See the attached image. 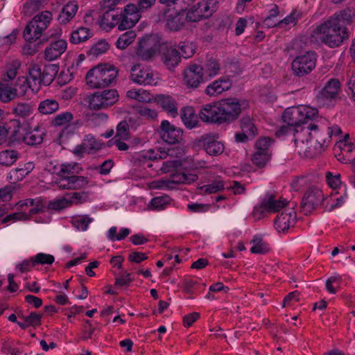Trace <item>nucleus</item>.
<instances>
[{"instance_id":"30","label":"nucleus","mask_w":355,"mask_h":355,"mask_svg":"<svg viewBox=\"0 0 355 355\" xmlns=\"http://www.w3.org/2000/svg\"><path fill=\"white\" fill-rule=\"evenodd\" d=\"M261 202L269 213L277 212L288 203L286 200H281L274 194H266Z\"/></svg>"},{"instance_id":"59","label":"nucleus","mask_w":355,"mask_h":355,"mask_svg":"<svg viewBox=\"0 0 355 355\" xmlns=\"http://www.w3.org/2000/svg\"><path fill=\"white\" fill-rule=\"evenodd\" d=\"M33 258L36 266L51 265L55 261V258L53 255L43 252L37 253L36 255L33 256Z\"/></svg>"},{"instance_id":"31","label":"nucleus","mask_w":355,"mask_h":355,"mask_svg":"<svg viewBox=\"0 0 355 355\" xmlns=\"http://www.w3.org/2000/svg\"><path fill=\"white\" fill-rule=\"evenodd\" d=\"M52 19L51 12L45 11L37 15L30 21V26L35 27L42 35V32L47 28Z\"/></svg>"},{"instance_id":"57","label":"nucleus","mask_w":355,"mask_h":355,"mask_svg":"<svg viewBox=\"0 0 355 355\" xmlns=\"http://www.w3.org/2000/svg\"><path fill=\"white\" fill-rule=\"evenodd\" d=\"M211 1V0L209 2L201 1L197 4L198 9L202 12V15H203L204 18L209 17L216 10L215 3H212L211 6H210Z\"/></svg>"},{"instance_id":"20","label":"nucleus","mask_w":355,"mask_h":355,"mask_svg":"<svg viewBox=\"0 0 355 355\" xmlns=\"http://www.w3.org/2000/svg\"><path fill=\"white\" fill-rule=\"evenodd\" d=\"M56 184L61 189H80L86 186L89 181L86 177L78 175H59Z\"/></svg>"},{"instance_id":"45","label":"nucleus","mask_w":355,"mask_h":355,"mask_svg":"<svg viewBox=\"0 0 355 355\" xmlns=\"http://www.w3.org/2000/svg\"><path fill=\"white\" fill-rule=\"evenodd\" d=\"M136 37V33L133 31H128L122 34L116 42V46L119 49H125L132 44Z\"/></svg>"},{"instance_id":"4","label":"nucleus","mask_w":355,"mask_h":355,"mask_svg":"<svg viewBox=\"0 0 355 355\" xmlns=\"http://www.w3.org/2000/svg\"><path fill=\"white\" fill-rule=\"evenodd\" d=\"M341 83L337 78L329 79L324 86L318 92L315 100L320 107L334 105L339 98Z\"/></svg>"},{"instance_id":"47","label":"nucleus","mask_w":355,"mask_h":355,"mask_svg":"<svg viewBox=\"0 0 355 355\" xmlns=\"http://www.w3.org/2000/svg\"><path fill=\"white\" fill-rule=\"evenodd\" d=\"M92 221L93 218L88 215H82L73 218L72 223L77 230L85 231L87 230L89 224Z\"/></svg>"},{"instance_id":"60","label":"nucleus","mask_w":355,"mask_h":355,"mask_svg":"<svg viewBox=\"0 0 355 355\" xmlns=\"http://www.w3.org/2000/svg\"><path fill=\"white\" fill-rule=\"evenodd\" d=\"M13 114L19 117L25 118L30 115L31 112V107L28 103H18L13 108Z\"/></svg>"},{"instance_id":"44","label":"nucleus","mask_w":355,"mask_h":355,"mask_svg":"<svg viewBox=\"0 0 355 355\" xmlns=\"http://www.w3.org/2000/svg\"><path fill=\"white\" fill-rule=\"evenodd\" d=\"M252 246L250 252L253 254H265L270 250L268 245L260 236H254L252 240Z\"/></svg>"},{"instance_id":"52","label":"nucleus","mask_w":355,"mask_h":355,"mask_svg":"<svg viewBox=\"0 0 355 355\" xmlns=\"http://www.w3.org/2000/svg\"><path fill=\"white\" fill-rule=\"evenodd\" d=\"M179 49L181 52V58H189L193 55L196 51V46L189 41L181 42L179 44Z\"/></svg>"},{"instance_id":"35","label":"nucleus","mask_w":355,"mask_h":355,"mask_svg":"<svg viewBox=\"0 0 355 355\" xmlns=\"http://www.w3.org/2000/svg\"><path fill=\"white\" fill-rule=\"evenodd\" d=\"M59 70L58 64H49L44 66L42 69L41 85H49L54 80Z\"/></svg>"},{"instance_id":"41","label":"nucleus","mask_w":355,"mask_h":355,"mask_svg":"<svg viewBox=\"0 0 355 355\" xmlns=\"http://www.w3.org/2000/svg\"><path fill=\"white\" fill-rule=\"evenodd\" d=\"M302 17V12L297 10H293L290 15L284 17L283 19L278 21V27L280 28H290L295 26L298 20Z\"/></svg>"},{"instance_id":"64","label":"nucleus","mask_w":355,"mask_h":355,"mask_svg":"<svg viewBox=\"0 0 355 355\" xmlns=\"http://www.w3.org/2000/svg\"><path fill=\"white\" fill-rule=\"evenodd\" d=\"M33 257H30L28 259H25L19 264L17 265L16 268L21 272H27L31 270V268L35 266Z\"/></svg>"},{"instance_id":"33","label":"nucleus","mask_w":355,"mask_h":355,"mask_svg":"<svg viewBox=\"0 0 355 355\" xmlns=\"http://www.w3.org/2000/svg\"><path fill=\"white\" fill-rule=\"evenodd\" d=\"M44 129L42 126H37L33 130L27 132L23 137L24 141L30 146L40 144L44 139Z\"/></svg>"},{"instance_id":"37","label":"nucleus","mask_w":355,"mask_h":355,"mask_svg":"<svg viewBox=\"0 0 355 355\" xmlns=\"http://www.w3.org/2000/svg\"><path fill=\"white\" fill-rule=\"evenodd\" d=\"M34 167L35 165L33 162H28L25 164L23 167L17 168L10 171L8 175L7 178L13 182L21 180L33 170Z\"/></svg>"},{"instance_id":"48","label":"nucleus","mask_w":355,"mask_h":355,"mask_svg":"<svg viewBox=\"0 0 355 355\" xmlns=\"http://www.w3.org/2000/svg\"><path fill=\"white\" fill-rule=\"evenodd\" d=\"M45 0H29L24 4V12L26 15H32L35 12L41 9Z\"/></svg>"},{"instance_id":"24","label":"nucleus","mask_w":355,"mask_h":355,"mask_svg":"<svg viewBox=\"0 0 355 355\" xmlns=\"http://www.w3.org/2000/svg\"><path fill=\"white\" fill-rule=\"evenodd\" d=\"M67 47V43L64 40H58L51 42L45 49L44 58L49 61H53L61 56Z\"/></svg>"},{"instance_id":"18","label":"nucleus","mask_w":355,"mask_h":355,"mask_svg":"<svg viewBox=\"0 0 355 355\" xmlns=\"http://www.w3.org/2000/svg\"><path fill=\"white\" fill-rule=\"evenodd\" d=\"M130 78L132 82L139 85H146L156 83L152 69L140 64L132 67Z\"/></svg>"},{"instance_id":"50","label":"nucleus","mask_w":355,"mask_h":355,"mask_svg":"<svg viewBox=\"0 0 355 355\" xmlns=\"http://www.w3.org/2000/svg\"><path fill=\"white\" fill-rule=\"evenodd\" d=\"M73 118V115L70 112H62L56 115L51 121V124L54 126L66 125Z\"/></svg>"},{"instance_id":"22","label":"nucleus","mask_w":355,"mask_h":355,"mask_svg":"<svg viewBox=\"0 0 355 355\" xmlns=\"http://www.w3.org/2000/svg\"><path fill=\"white\" fill-rule=\"evenodd\" d=\"M232 85V82L228 76H221L209 83L206 87L205 93L210 97L217 96L223 92L229 90Z\"/></svg>"},{"instance_id":"1","label":"nucleus","mask_w":355,"mask_h":355,"mask_svg":"<svg viewBox=\"0 0 355 355\" xmlns=\"http://www.w3.org/2000/svg\"><path fill=\"white\" fill-rule=\"evenodd\" d=\"M354 16V13L349 8L335 12L313 30L312 40L315 42L320 41L330 48L342 45L349 37L346 25L352 23Z\"/></svg>"},{"instance_id":"38","label":"nucleus","mask_w":355,"mask_h":355,"mask_svg":"<svg viewBox=\"0 0 355 355\" xmlns=\"http://www.w3.org/2000/svg\"><path fill=\"white\" fill-rule=\"evenodd\" d=\"M92 35L89 28L80 26L71 32L69 41L75 44H80L87 40Z\"/></svg>"},{"instance_id":"11","label":"nucleus","mask_w":355,"mask_h":355,"mask_svg":"<svg viewBox=\"0 0 355 355\" xmlns=\"http://www.w3.org/2000/svg\"><path fill=\"white\" fill-rule=\"evenodd\" d=\"M42 69V67L39 64H31L28 69V77L26 78L24 77L18 78L17 85L19 86V88L21 89L20 92L21 95H24L28 89L31 88L32 90H34L35 88L37 89L39 88L41 85Z\"/></svg>"},{"instance_id":"61","label":"nucleus","mask_w":355,"mask_h":355,"mask_svg":"<svg viewBox=\"0 0 355 355\" xmlns=\"http://www.w3.org/2000/svg\"><path fill=\"white\" fill-rule=\"evenodd\" d=\"M89 200V193L85 191L73 192L69 194V202L71 204H82Z\"/></svg>"},{"instance_id":"51","label":"nucleus","mask_w":355,"mask_h":355,"mask_svg":"<svg viewBox=\"0 0 355 355\" xmlns=\"http://www.w3.org/2000/svg\"><path fill=\"white\" fill-rule=\"evenodd\" d=\"M81 168L79 164L73 162L62 164L60 166V170L59 171V175H75L74 173H78Z\"/></svg>"},{"instance_id":"53","label":"nucleus","mask_w":355,"mask_h":355,"mask_svg":"<svg viewBox=\"0 0 355 355\" xmlns=\"http://www.w3.org/2000/svg\"><path fill=\"white\" fill-rule=\"evenodd\" d=\"M270 153L255 151L252 157V163L259 168H263L270 159Z\"/></svg>"},{"instance_id":"12","label":"nucleus","mask_w":355,"mask_h":355,"mask_svg":"<svg viewBox=\"0 0 355 355\" xmlns=\"http://www.w3.org/2000/svg\"><path fill=\"white\" fill-rule=\"evenodd\" d=\"M224 124H230L236 121L241 113L243 104L237 98H227L219 101Z\"/></svg>"},{"instance_id":"42","label":"nucleus","mask_w":355,"mask_h":355,"mask_svg":"<svg viewBox=\"0 0 355 355\" xmlns=\"http://www.w3.org/2000/svg\"><path fill=\"white\" fill-rule=\"evenodd\" d=\"M58 109V102L53 98H47L41 101L38 106V110L42 114H51Z\"/></svg>"},{"instance_id":"16","label":"nucleus","mask_w":355,"mask_h":355,"mask_svg":"<svg viewBox=\"0 0 355 355\" xmlns=\"http://www.w3.org/2000/svg\"><path fill=\"white\" fill-rule=\"evenodd\" d=\"M159 55L163 64L170 70L176 67L181 62L180 51L175 46L168 43H162Z\"/></svg>"},{"instance_id":"36","label":"nucleus","mask_w":355,"mask_h":355,"mask_svg":"<svg viewBox=\"0 0 355 355\" xmlns=\"http://www.w3.org/2000/svg\"><path fill=\"white\" fill-rule=\"evenodd\" d=\"M19 318L23 321L18 322V325L22 329H26L29 327H36L41 325V319L42 314H39L35 312H31L28 315H19Z\"/></svg>"},{"instance_id":"62","label":"nucleus","mask_w":355,"mask_h":355,"mask_svg":"<svg viewBox=\"0 0 355 355\" xmlns=\"http://www.w3.org/2000/svg\"><path fill=\"white\" fill-rule=\"evenodd\" d=\"M137 113L146 119L153 120L157 118V112L155 110L146 106H139L136 109Z\"/></svg>"},{"instance_id":"34","label":"nucleus","mask_w":355,"mask_h":355,"mask_svg":"<svg viewBox=\"0 0 355 355\" xmlns=\"http://www.w3.org/2000/svg\"><path fill=\"white\" fill-rule=\"evenodd\" d=\"M201 67L202 71H203V73H205V76L207 80L220 73V64L216 58H208Z\"/></svg>"},{"instance_id":"13","label":"nucleus","mask_w":355,"mask_h":355,"mask_svg":"<svg viewBox=\"0 0 355 355\" xmlns=\"http://www.w3.org/2000/svg\"><path fill=\"white\" fill-rule=\"evenodd\" d=\"M198 115L200 119L207 123L224 124L219 101L202 106Z\"/></svg>"},{"instance_id":"58","label":"nucleus","mask_w":355,"mask_h":355,"mask_svg":"<svg viewBox=\"0 0 355 355\" xmlns=\"http://www.w3.org/2000/svg\"><path fill=\"white\" fill-rule=\"evenodd\" d=\"M187 21L196 22L204 18L202 12L198 9V5L193 6L185 14Z\"/></svg>"},{"instance_id":"14","label":"nucleus","mask_w":355,"mask_h":355,"mask_svg":"<svg viewBox=\"0 0 355 355\" xmlns=\"http://www.w3.org/2000/svg\"><path fill=\"white\" fill-rule=\"evenodd\" d=\"M324 200L322 191L316 187H310L304 193L301 202V211L308 215L315 210Z\"/></svg>"},{"instance_id":"17","label":"nucleus","mask_w":355,"mask_h":355,"mask_svg":"<svg viewBox=\"0 0 355 355\" xmlns=\"http://www.w3.org/2000/svg\"><path fill=\"white\" fill-rule=\"evenodd\" d=\"M184 81L190 88H197L200 83L207 80L202 71L201 65L196 63L190 64L184 71Z\"/></svg>"},{"instance_id":"19","label":"nucleus","mask_w":355,"mask_h":355,"mask_svg":"<svg viewBox=\"0 0 355 355\" xmlns=\"http://www.w3.org/2000/svg\"><path fill=\"white\" fill-rule=\"evenodd\" d=\"M159 132L162 140L170 144L179 142L182 136V129L175 127L167 120L162 121Z\"/></svg>"},{"instance_id":"63","label":"nucleus","mask_w":355,"mask_h":355,"mask_svg":"<svg viewBox=\"0 0 355 355\" xmlns=\"http://www.w3.org/2000/svg\"><path fill=\"white\" fill-rule=\"evenodd\" d=\"M127 139L128 137V124L127 121H121L116 127V135L114 138Z\"/></svg>"},{"instance_id":"56","label":"nucleus","mask_w":355,"mask_h":355,"mask_svg":"<svg viewBox=\"0 0 355 355\" xmlns=\"http://www.w3.org/2000/svg\"><path fill=\"white\" fill-rule=\"evenodd\" d=\"M225 189V184L221 180H216L211 184L203 185L200 187V189L204 191L206 193H215L218 191L223 190Z\"/></svg>"},{"instance_id":"55","label":"nucleus","mask_w":355,"mask_h":355,"mask_svg":"<svg viewBox=\"0 0 355 355\" xmlns=\"http://www.w3.org/2000/svg\"><path fill=\"white\" fill-rule=\"evenodd\" d=\"M41 35L39 31L36 29L35 27H32L30 26V21L25 27L24 31V37L26 41L29 43L33 42V41L37 40L40 37Z\"/></svg>"},{"instance_id":"26","label":"nucleus","mask_w":355,"mask_h":355,"mask_svg":"<svg viewBox=\"0 0 355 355\" xmlns=\"http://www.w3.org/2000/svg\"><path fill=\"white\" fill-rule=\"evenodd\" d=\"M302 113L300 106L288 107L283 113V121L289 126H302L304 123Z\"/></svg>"},{"instance_id":"40","label":"nucleus","mask_w":355,"mask_h":355,"mask_svg":"<svg viewBox=\"0 0 355 355\" xmlns=\"http://www.w3.org/2000/svg\"><path fill=\"white\" fill-rule=\"evenodd\" d=\"M17 95V89L10 86L8 83H0V101L3 103H8L13 100Z\"/></svg>"},{"instance_id":"3","label":"nucleus","mask_w":355,"mask_h":355,"mask_svg":"<svg viewBox=\"0 0 355 355\" xmlns=\"http://www.w3.org/2000/svg\"><path fill=\"white\" fill-rule=\"evenodd\" d=\"M302 111V116L303 119V126L301 128L300 132L296 130L297 135H295V139L298 136L300 137L299 146H302L304 149V142L302 137L309 135L310 140L313 139L314 136L318 135L320 132V129L318 125L314 123H310L308 124L309 120H313L318 114V110L316 108L311 107L309 106H300ZM295 139H294L295 141Z\"/></svg>"},{"instance_id":"54","label":"nucleus","mask_w":355,"mask_h":355,"mask_svg":"<svg viewBox=\"0 0 355 355\" xmlns=\"http://www.w3.org/2000/svg\"><path fill=\"white\" fill-rule=\"evenodd\" d=\"M110 48L108 42L105 40H101L97 42L89 51V54L93 56L105 53Z\"/></svg>"},{"instance_id":"28","label":"nucleus","mask_w":355,"mask_h":355,"mask_svg":"<svg viewBox=\"0 0 355 355\" xmlns=\"http://www.w3.org/2000/svg\"><path fill=\"white\" fill-rule=\"evenodd\" d=\"M102 148V143L100 140L96 139L92 135L85 136L83 143L80 146H77L76 148V153H92Z\"/></svg>"},{"instance_id":"43","label":"nucleus","mask_w":355,"mask_h":355,"mask_svg":"<svg viewBox=\"0 0 355 355\" xmlns=\"http://www.w3.org/2000/svg\"><path fill=\"white\" fill-rule=\"evenodd\" d=\"M19 158V153L14 150H6L0 153V164L10 166Z\"/></svg>"},{"instance_id":"2","label":"nucleus","mask_w":355,"mask_h":355,"mask_svg":"<svg viewBox=\"0 0 355 355\" xmlns=\"http://www.w3.org/2000/svg\"><path fill=\"white\" fill-rule=\"evenodd\" d=\"M118 69L111 64H98L89 69L86 75L87 84L92 88H104L116 83Z\"/></svg>"},{"instance_id":"9","label":"nucleus","mask_w":355,"mask_h":355,"mask_svg":"<svg viewBox=\"0 0 355 355\" xmlns=\"http://www.w3.org/2000/svg\"><path fill=\"white\" fill-rule=\"evenodd\" d=\"M119 94L115 89H105L92 95L89 101V107L92 110L107 109L115 104L119 100Z\"/></svg>"},{"instance_id":"6","label":"nucleus","mask_w":355,"mask_h":355,"mask_svg":"<svg viewBox=\"0 0 355 355\" xmlns=\"http://www.w3.org/2000/svg\"><path fill=\"white\" fill-rule=\"evenodd\" d=\"M162 43L158 37L150 35L139 39L135 48V54L142 61L151 60L159 51Z\"/></svg>"},{"instance_id":"25","label":"nucleus","mask_w":355,"mask_h":355,"mask_svg":"<svg viewBox=\"0 0 355 355\" xmlns=\"http://www.w3.org/2000/svg\"><path fill=\"white\" fill-rule=\"evenodd\" d=\"M201 142L207 153L210 155L218 156L224 151L223 144L218 141L215 136L206 135L202 137Z\"/></svg>"},{"instance_id":"49","label":"nucleus","mask_w":355,"mask_h":355,"mask_svg":"<svg viewBox=\"0 0 355 355\" xmlns=\"http://www.w3.org/2000/svg\"><path fill=\"white\" fill-rule=\"evenodd\" d=\"M273 140L270 137H263L259 139L255 143L256 151L259 153H270V146Z\"/></svg>"},{"instance_id":"29","label":"nucleus","mask_w":355,"mask_h":355,"mask_svg":"<svg viewBox=\"0 0 355 355\" xmlns=\"http://www.w3.org/2000/svg\"><path fill=\"white\" fill-rule=\"evenodd\" d=\"M155 101L159 106L172 116L175 117L178 115V104L172 96L159 94L155 97Z\"/></svg>"},{"instance_id":"46","label":"nucleus","mask_w":355,"mask_h":355,"mask_svg":"<svg viewBox=\"0 0 355 355\" xmlns=\"http://www.w3.org/2000/svg\"><path fill=\"white\" fill-rule=\"evenodd\" d=\"M241 129L251 138H254L257 135V128L249 116H245L241 119Z\"/></svg>"},{"instance_id":"27","label":"nucleus","mask_w":355,"mask_h":355,"mask_svg":"<svg viewBox=\"0 0 355 355\" xmlns=\"http://www.w3.org/2000/svg\"><path fill=\"white\" fill-rule=\"evenodd\" d=\"M120 12L115 9H109L101 17L100 26L104 29H112L119 25L122 17Z\"/></svg>"},{"instance_id":"5","label":"nucleus","mask_w":355,"mask_h":355,"mask_svg":"<svg viewBox=\"0 0 355 355\" xmlns=\"http://www.w3.org/2000/svg\"><path fill=\"white\" fill-rule=\"evenodd\" d=\"M340 132V128L338 125H336L331 128H328V132L325 134V138L320 137L318 134L315 135L314 139H315V145L313 149L311 147H307V148L304 149L302 146H299V136L295 139V144L296 148L298 149V153L300 155H304L306 157L313 158L321 154L322 152L324 150V148L329 144L330 138L333 134L338 135Z\"/></svg>"},{"instance_id":"23","label":"nucleus","mask_w":355,"mask_h":355,"mask_svg":"<svg viewBox=\"0 0 355 355\" xmlns=\"http://www.w3.org/2000/svg\"><path fill=\"white\" fill-rule=\"evenodd\" d=\"M295 219V212L292 209H286L277 214L274 221V227L279 232H284L290 227L293 226Z\"/></svg>"},{"instance_id":"15","label":"nucleus","mask_w":355,"mask_h":355,"mask_svg":"<svg viewBox=\"0 0 355 355\" xmlns=\"http://www.w3.org/2000/svg\"><path fill=\"white\" fill-rule=\"evenodd\" d=\"M141 12L137 4L129 3L120 13L122 19L119 25V30L124 31L132 28L141 18Z\"/></svg>"},{"instance_id":"7","label":"nucleus","mask_w":355,"mask_h":355,"mask_svg":"<svg viewBox=\"0 0 355 355\" xmlns=\"http://www.w3.org/2000/svg\"><path fill=\"white\" fill-rule=\"evenodd\" d=\"M159 21L165 23L166 27L171 31H178L182 29L187 21L185 12L181 10L179 12L175 8L168 7L159 12Z\"/></svg>"},{"instance_id":"8","label":"nucleus","mask_w":355,"mask_h":355,"mask_svg":"<svg viewBox=\"0 0 355 355\" xmlns=\"http://www.w3.org/2000/svg\"><path fill=\"white\" fill-rule=\"evenodd\" d=\"M119 94L115 89H105L92 95L89 101V107L92 110L107 109L115 104L119 100Z\"/></svg>"},{"instance_id":"10","label":"nucleus","mask_w":355,"mask_h":355,"mask_svg":"<svg viewBox=\"0 0 355 355\" xmlns=\"http://www.w3.org/2000/svg\"><path fill=\"white\" fill-rule=\"evenodd\" d=\"M317 54L314 51H307L297 56L292 62L293 73L297 76L309 73L315 67Z\"/></svg>"},{"instance_id":"21","label":"nucleus","mask_w":355,"mask_h":355,"mask_svg":"<svg viewBox=\"0 0 355 355\" xmlns=\"http://www.w3.org/2000/svg\"><path fill=\"white\" fill-rule=\"evenodd\" d=\"M198 180V175L192 173H177L173 174L169 179L157 182L156 188H172V184H191Z\"/></svg>"},{"instance_id":"32","label":"nucleus","mask_w":355,"mask_h":355,"mask_svg":"<svg viewBox=\"0 0 355 355\" xmlns=\"http://www.w3.org/2000/svg\"><path fill=\"white\" fill-rule=\"evenodd\" d=\"M78 9V5L76 1H69L63 6L59 15L58 20L60 24H67L76 15Z\"/></svg>"},{"instance_id":"39","label":"nucleus","mask_w":355,"mask_h":355,"mask_svg":"<svg viewBox=\"0 0 355 355\" xmlns=\"http://www.w3.org/2000/svg\"><path fill=\"white\" fill-rule=\"evenodd\" d=\"M181 118L185 126L189 129L195 128L198 123V117L191 107H185L181 110Z\"/></svg>"}]
</instances>
